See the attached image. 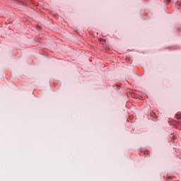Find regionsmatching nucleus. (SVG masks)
Here are the masks:
<instances>
[{"mask_svg": "<svg viewBox=\"0 0 181 181\" xmlns=\"http://www.w3.org/2000/svg\"><path fill=\"white\" fill-rule=\"evenodd\" d=\"M176 118H177V119H181V114L180 113H177L176 115Z\"/></svg>", "mask_w": 181, "mask_h": 181, "instance_id": "obj_1", "label": "nucleus"}]
</instances>
